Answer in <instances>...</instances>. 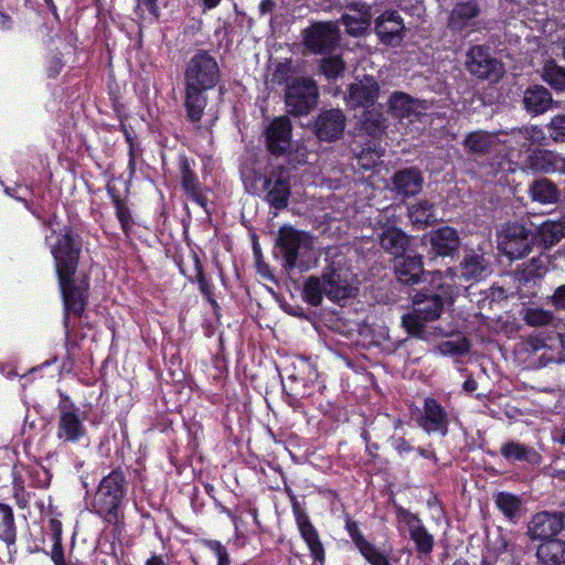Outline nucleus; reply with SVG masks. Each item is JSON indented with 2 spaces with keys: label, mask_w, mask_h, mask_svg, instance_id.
<instances>
[{
  "label": "nucleus",
  "mask_w": 565,
  "mask_h": 565,
  "mask_svg": "<svg viewBox=\"0 0 565 565\" xmlns=\"http://www.w3.org/2000/svg\"><path fill=\"white\" fill-rule=\"evenodd\" d=\"M277 247L282 256L284 267L291 270L299 266L300 257L311 249L312 241L305 232L291 226H282L278 233Z\"/></svg>",
  "instance_id": "1a4fd4ad"
},
{
  "label": "nucleus",
  "mask_w": 565,
  "mask_h": 565,
  "mask_svg": "<svg viewBox=\"0 0 565 565\" xmlns=\"http://www.w3.org/2000/svg\"><path fill=\"white\" fill-rule=\"evenodd\" d=\"M392 446L401 457L415 451V448L403 437L392 438Z\"/></svg>",
  "instance_id": "603ef678"
},
{
  "label": "nucleus",
  "mask_w": 565,
  "mask_h": 565,
  "mask_svg": "<svg viewBox=\"0 0 565 565\" xmlns=\"http://www.w3.org/2000/svg\"><path fill=\"white\" fill-rule=\"evenodd\" d=\"M523 103L529 113L539 115L551 108L553 99L547 88L541 85H534L525 90Z\"/></svg>",
  "instance_id": "c756f323"
},
{
  "label": "nucleus",
  "mask_w": 565,
  "mask_h": 565,
  "mask_svg": "<svg viewBox=\"0 0 565 565\" xmlns=\"http://www.w3.org/2000/svg\"><path fill=\"white\" fill-rule=\"evenodd\" d=\"M393 185L398 194L413 196L422 190L423 178L415 168L404 169L395 173Z\"/></svg>",
  "instance_id": "cd10ccee"
},
{
  "label": "nucleus",
  "mask_w": 565,
  "mask_h": 565,
  "mask_svg": "<svg viewBox=\"0 0 565 565\" xmlns=\"http://www.w3.org/2000/svg\"><path fill=\"white\" fill-rule=\"evenodd\" d=\"M63 67V62L60 56L54 55L51 57V60L47 63V74L51 77L56 76L60 74Z\"/></svg>",
  "instance_id": "6e6d98bb"
},
{
  "label": "nucleus",
  "mask_w": 565,
  "mask_h": 565,
  "mask_svg": "<svg viewBox=\"0 0 565 565\" xmlns=\"http://www.w3.org/2000/svg\"><path fill=\"white\" fill-rule=\"evenodd\" d=\"M396 518L399 532L406 531L408 533L419 554L429 555L434 550L435 537L425 527L419 516L407 509L398 508Z\"/></svg>",
  "instance_id": "9b49d317"
},
{
  "label": "nucleus",
  "mask_w": 565,
  "mask_h": 565,
  "mask_svg": "<svg viewBox=\"0 0 565 565\" xmlns=\"http://www.w3.org/2000/svg\"><path fill=\"white\" fill-rule=\"evenodd\" d=\"M118 218L122 227H126L129 221L128 211H126L125 209H118Z\"/></svg>",
  "instance_id": "69168bd1"
},
{
  "label": "nucleus",
  "mask_w": 565,
  "mask_h": 565,
  "mask_svg": "<svg viewBox=\"0 0 565 565\" xmlns=\"http://www.w3.org/2000/svg\"><path fill=\"white\" fill-rule=\"evenodd\" d=\"M462 387L466 392L471 393L477 390L478 384L473 379L469 377L463 382Z\"/></svg>",
  "instance_id": "e2e57ef3"
},
{
  "label": "nucleus",
  "mask_w": 565,
  "mask_h": 565,
  "mask_svg": "<svg viewBox=\"0 0 565 565\" xmlns=\"http://www.w3.org/2000/svg\"><path fill=\"white\" fill-rule=\"evenodd\" d=\"M299 367L303 372L307 371V370L309 371V374H308V380L309 381H312L316 377V370H315V367L312 366V364L309 361L301 359L299 361Z\"/></svg>",
  "instance_id": "13d9d810"
},
{
  "label": "nucleus",
  "mask_w": 565,
  "mask_h": 565,
  "mask_svg": "<svg viewBox=\"0 0 565 565\" xmlns=\"http://www.w3.org/2000/svg\"><path fill=\"white\" fill-rule=\"evenodd\" d=\"M285 102L288 111L300 116L308 114L318 102V88L310 78H299L287 87Z\"/></svg>",
  "instance_id": "9d476101"
},
{
  "label": "nucleus",
  "mask_w": 565,
  "mask_h": 565,
  "mask_svg": "<svg viewBox=\"0 0 565 565\" xmlns=\"http://www.w3.org/2000/svg\"><path fill=\"white\" fill-rule=\"evenodd\" d=\"M360 553L371 565H391L388 556L372 543Z\"/></svg>",
  "instance_id": "de8ad7c7"
},
{
  "label": "nucleus",
  "mask_w": 565,
  "mask_h": 565,
  "mask_svg": "<svg viewBox=\"0 0 565 565\" xmlns=\"http://www.w3.org/2000/svg\"><path fill=\"white\" fill-rule=\"evenodd\" d=\"M500 140L499 132L478 130L470 132L463 140V146L472 153L484 154L492 150Z\"/></svg>",
  "instance_id": "7c9ffc66"
},
{
  "label": "nucleus",
  "mask_w": 565,
  "mask_h": 565,
  "mask_svg": "<svg viewBox=\"0 0 565 565\" xmlns=\"http://www.w3.org/2000/svg\"><path fill=\"white\" fill-rule=\"evenodd\" d=\"M550 136L555 142H565V115H556L548 125Z\"/></svg>",
  "instance_id": "09e8293b"
},
{
  "label": "nucleus",
  "mask_w": 565,
  "mask_h": 565,
  "mask_svg": "<svg viewBox=\"0 0 565 565\" xmlns=\"http://www.w3.org/2000/svg\"><path fill=\"white\" fill-rule=\"evenodd\" d=\"M469 349V342L465 338H459L443 341L437 345L436 351L441 355L458 356L467 353Z\"/></svg>",
  "instance_id": "79ce46f5"
},
{
  "label": "nucleus",
  "mask_w": 565,
  "mask_h": 565,
  "mask_svg": "<svg viewBox=\"0 0 565 565\" xmlns=\"http://www.w3.org/2000/svg\"><path fill=\"white\" fill-rule=\"evenodd\" d=\"M491 274V266L483 253L476 250L466 252L457 269L448 268L443 273V278L451 286H459L467 290L459 281L477 282L486 279Z\"/></svg>",
  "instance_id": "0eeeda50"
},
{
  "label": "nucleus",
  "mask_w": 565,
  "mask_h": 565,
  "mask_svg": "<svg viewBox=\"0 0 565 565\" xmlns=\"http://www.w3.org/2000/svg\"><path fill=\"white\" fill-rule=\"evenodd\" d=\"M546 273V268L540 258H533L521 271L520 280L525 284L533 282L541 279Z\"/></svg>",
  "instance_id": "37998d69"
},
{
  "label": "nucleus",
  "mask_w": 565,
  "mask_h": 565,
  "mask_svg": "<svg viewBox=\"0 0 565 565\" xmlns=\"http://www.w3.org/2000/svg\"><path fill=\"white\" fill-rule=\"evenodd\" d=\"M554 441L565 447V426L557 431Z\"/></svg>",
  "instance_id": "338daca9"
},
{
  "label": "nucleus",
  "mask_w": 565,
  "mask_h": 565,
  "mask_svg": "<svg viewBox=\"0 0 565 565\" xmlns=\"http://www.w3.org/2000/svg\"><path fill=\"white\" fill-rule=\"evenodd\" d=\"M395 273L397 279L403 284H416L422 276H430L434 273H425L423 268L422 257L414 253H402L395 257Z\"/></svg>",
  "instance_id": "6ab92c4d"
},
{
  "label": "nucleus",
  "mask_w": 565,
  "mask_h": 565,
  "mask_svg": "<svg viewBox=\"0 0 565 565\" xmlns=\"http://www.w3.org/2000/svg\"><path fill=\"white\" fill-rule=\"evenodd\" d=\"M292 512H294L299 532H300L302 539L305 540L308 548L310 550L311 555L317 561H323L324 550L320 542L318 532L311 524L309 516L300 508L298 502L292 503Z\"/></svg>",
  "instance_id": "aec40b11"
},
{
  "label": "nucleus",
  "mask_w": 565,
  "mask_h": 565,
  "mask_svg": "<svg viewBox=\"0 0 565 565\" xmlns=\"http://www.w3.org/2000/svg\"><path fill=\"white\" fill-rule=\"evenodd\" d=\"M0 513L2 522L0 525V537L8 544H12L15 540L14 519L12 509L7 504H0Z\"/></svg>",
  "instance_id": "a19ab883"
},
{
  "label": "nucleus",
  "mask_w": 565,
  "mask_h": 565,
  "mask_svg": "<svg viewBox=\"0 0 565 565\" xmlns=\"http://www.w3.org/2000/svg\"><path fill=\"white\" fill-rule=\"evenodd\" d=\"M563 529V513L542 511L531 518L526 534L531 541H540L542 543L557 537Z\"/></svg>",
  "instance_id": "ddd939ff"
},
{
  "label": "nucleus",
  "mask_w": 565,
  "mask_h": 565,
  "mask_svg": "<svg viewBox=\"0 0 565 565\" xmlns=\"http://www.w3.org/2000/svg\"><path fill=\"white\" fill-rule=\"evenodd\" d=\"M264 188L267 190L266 200L270 207L282 210L287 206L290 195V183L287 177L278 175L275 180L266 178Z\"/></svg>",
  "instance_id": "bb28decb"
},
{
  "label": "nucleus",
  "mask_w": 565,
  "mask_h": 565,
  "mask_svg": "<svg viewBox=\"0 0 565 565\" xmlns=\"http://www.w3.org/2000/svg\"><path fill=\"white\" fill-rule=\"evenodd\" d=\"M356 291L354 274L342 266L341 260L332 262L321 277H309L303 287V296L311 306H319L326 296L341 303L353 297Z\"/></svg>",
  "instance_id": "20e7f679"
},
{
  "label": "nucleus",
  "mask_w": 565,
  "mask_h": 565,
  "mask_svg": "<svg viewBox=\"0 0 565 565\" xmlns=\"http://www.w3.org/2000/svg\"><path fill=\"white\" fill-rule=\"evenodd\" d=\"M480 8L475 1L457 3L450 12L448 26L454 32H471L478 29Z\"/></svg>",
  "instance_id": "a211bd4d"
},
{
  "label": "nucleus",
  "mask_w": 565,
  "mask_h": 565,
  "mask_svg": "<svg viewBox=\"0 0 565 565\" xmlns=\"http://www.w3.org/2000/svg\"><path fill=\"white\" fill-rule=\"evenodd\" d=\"M565 237V216L559 221H545L537 228V242L544 248H551Z\"/></svg>",
  "instance_id": "473e14b6"
},
{
  "label": "nucleus",
  "mask_w": 565,
  "mask_h": 565,
  "mask_svg": "<svg viewBox=\"0 0 565 565\" xmlns=\"http://www.w3.org/2000/svg\"><path fill=\"white\" fill-rule=\"evenodd\" d=\"M180 171L184 191L196 204L204 206V198L198 192L199 182L188 159L181 160Z\"/></svg>",
  "instance_id": "c9c22d12"
},
{
  "label": "nucleus",
  "mask_w": 565,
  "mask_h": 565,
  "mask_svg": "<svg viewBox=\"0 0 565 565\" xmlns=\"http://www.w3.org/2000/svg\"><path fill=\"white\" fill-rule=\"evenodd\" d=\"M529 191L533 201L543 204L555 203L558 199L556 186L547 179L534 181Z\"/></svg>",
  "instance_id": "e433bc0d"
},
{
  "label": "nucleus",
  "mask_w": 565,
  "mask_h": 565,
  "mask_svg": "<svg viewBox=\"0 0 565 565\" xmlns=\"http://www.w3.org/2000/svg\"><path fill=\"white\" fill-rule=\"evenodd\" d=\"M268 150L274 154H282L291 146V122L288 117L275 118L266 128Z\"/></svg>",
  "instance_id": "dca6fc26"
},
{
  "label": "nucleus",
  "mask_w": 565,
  "mask_h": 565,
  "mask_svg": "<svg viewBox=\"0 0 565 565\" xmlns=\"http://www.w3.org/2000/svg\"><path fill=\"white\" fill-rule=\"evenodd\" d=\"M408 216L412 223L422 228L437 220L435 206L428 201H422L408 207Z\"/></svg>",
  "instance_id": "f704fd0d"
},
{
  "label": "nucleus",
  "mask_w": 565,
  "mask_h": 565,
  "mask_svg": "<svg viewBox=\"0 0 565 565\" xmlns=\"http://www.w3.org/2000/svg\"><path fill=\"white\" fill-rule=\"evenodd\" d=\"M220 79L217 62L205 51H199L188 62L184 71V106L188 118L199 122L207 105L206 92Z\"/></svg>",
  "instance_id": "7ed1b4c3"
},
{
  "label": "nucleus",
  "mask_w": 565,
  "mask_h": 565,
  "mask_svg": "<svg viewBox=\"0 0 565 565\" xmlns=\"http://www.w3.org/2000/svg\"><path fill=\"white\" fill-rule=\"evenodd\" d=\"M126 493L127 480L125 473L119 469L110 471L99 481L92 504L94 512L106 522L116 523Z\"/></svg>",
  "instance_id": "39448f33"
},
{
  "label": "nucleus",
  "mask_w": 565,
  "mask_h": 565,
  "mask_svg": "<svg viewBox=\"0 0 565 565\" xmlns=\"http://www.w3.org/2000/svg\"><path fill=\"white\" fill-rule=\"evenodd\" d=\"M521 131V128L512 129L511 131H499L500 140L499 142L507 145L510 149H516L522 151L523 149L529 148V142L523 138L518 136V132Z\"/></svg>",
  "instance_id": "c03bdc74"
},
{
  "label": "nucleus",
  "mask_w": 565,
  "mask_h": 565,
  "mask_svg": "<svg viewBox=\"0 0 565 565\" xmlns=\"http://www.w3.org/2000/svg\"><path fill=\"white\" fill-rule=\"evenodd\" d=\"M430 245L436 255L451 256L459 248V235L450 226L439 227L430 234Z\"/></svg>",
  "instance_id": "393cba45"
},
{
  "label": "nucleus",
  "mask_w": 565,
  "mask_h": 565,
  "mask_svg": "<svg viewBox=\"0 0 565 565\" xmlns=\"http://www.w3.org/2000/svg\"><path fill=\"white\" fill-rule=\"evenodd\" d=\"M216 558L217 565H230V557L226 550L223 553L218 554Z\"/></svg>",
  "instance_id": "774afa93"
},
{
  "label": "nucleus",
  "mask_w": 565,
  "mask_h": 565,
  "mask_svg": "<svg viewBox=\"0 0 565 565\" xmlns=\"http://www.w3.org/2000/svg\"><path fill=\"white\" fill-rule=\"evenodd\" d=\"M534 236L520 223H507L498 231V248L510 260L524 257L531 252Z\"/></svg>",
  "instance_id": "6e6552de"
},
{
  "label": "nucleus",
  "mask_w": 565,
  "mask_h": 565,
  "mask_svg": "<svg viewBox=\"0 0 565 565\" xmlns=\"http://www.w3.org/2000/svg\"><path fill=\"white\" fill-rule=\"evenodd\" d=\"M430 292H419L413 299V310L402 317V324L408 334L418 339H427L426 322L437 319L444 306L452 302L461 292L459 286H451L443 278V273L436 270L430 278Z\"/></svg>",
  "instance_id": "f03ea898"
},
{
  "label": "nucleus",
  "mask_w": 565,
  "mask_h": 565,
  "mask_svg": "<svg viewBox=\"0 0 565 565\" xmlns=\"http://www.w3.org/2000/svg\"><path fill=\"white\" fill-rule=\"evenodd\" d=\"M345 529L359 552H362L371 544L361 533L356 522L347 521Z\"/></svg>",
  "instance_id": "8fccbe9b"
},
{
  "label": "nucleus",
  "mask_w": 565,
  "mask_h": 565,
  "mask_svg": "<svg viewBox=\"0 0 565 565\" xmlns=\"http://www.w3.org/2000/svg\"><path fill=\"white\" fill-rule=\"evenodd\" d=\"M344 70V63L339 56L324 58L321 63V71L328 78H337Z\"/></svg>",
  "instance_id": "a18cd8bd"
},
{
  "label": "nucleus",
  "mask_w": 565,
  "mask_h": 565,
  "mask_svg": "<svg viewBox=\"0 0 565 565\" xmlns=\"http://www.w3.org/2000/svg\"><path fill=\"white\" fill-rule=\"evenodd\" d=\"M561 156L550 150H536L529 156L527 168L542 173L558 171Z\"/></svg>",
  "instance_id": "2f4dec72"
},
{
  "label": "nucleus",
  "mask_w": 565,
  "mask_h": 565,
  "mask_svg": "<svg viewBox=\"0 0 565 565\" xmlns=\"http://www.w3.org/2000/svg\"><path fill=\"white\" fill-rule=\"evenodd\" d=\"M518 136L529 142V148L533 145H541L545 140L544 130L537 126L522 127Z\"/></svg>",
  "instance_id": "49530a36"
},
{
  "label": "nucleus",
  "mask_w": 565,
  "mask_h": 565,
  "mask_svg": "<svg viewBox=\"0 0 565 565\" xmlns=\"http://www.w3.org/2000/svg\"><path fill=\"white\" fill-rule=\"evenodd\" d=\"M409 243L408 236L401 230L394 226H388L380 235L381 246L397 257L406 250Z\"/></svg>",
  "instance_id": "72a5a7b5"
},
{
  "label": "nucleus",
  "mask_w": 565,
  "mask_h": 565,
  "mask_svg": "<svg viewBox=\"0 0 565 565\" xmlns=\"http://www.w3.org/2000/svg\"><path fill=\"white\" fill-rule=\"evenodd\" d=\"M551 301L555 308L565 310V285L555 289L551 297Z\"/></svg>",
  "instance_id": "864d4df0"
},
{
  "label": "nucleus",
  "mask_w": 565,
  "mask_h": 565,
  "mask_svg": "<svg viewBox=\"0 0 565 565\" xmlns=\"http://www.w3.org/2000/svg\"><path fill=\"white\" fill-rule=\"evenodd\" d=\"M523 320L531 327H546L554 321V315L550 310L539 307H530L524 309Z\"/></svg>",
  "instance_id": "ea45409f"
},
{
  "label": "nucleus",
  "mask_w": 565,
  "mask_h": 565,
  "mask_svg": "<svg viewBox=\"0 0 565 565\" xmlns=\"http://www.w3.org/2000/svg\"><path fill=\"white\" fill-rule=\"evenodd\" d=\"M495 505L509 520H515L520 515L521 500L509 492H499L494 499Z\"/></svg>",
  "instance_id": "58836bf2"
},
{
  "label": "nucleus",
  "mask_w": 565,
  "mask_h": 565,
  "mask_svg": "<svg viewBox=\"0 0 565 565\" xmlns=\"http://www.w3.org/2000/svg\"><path fill=\"white\" fill-rule=\"evenodd\" d=\"M500 454L510 462L521 461L533 467L542 462V456L533 447L514 440L503 444Z\"/></svg>",
  "instance_id": "a878e982"
},
{
  "label": "nucleus",
  "mask_w": 565,
  "mask_h": 565,
  "mask_svg": "<svg viewBox=\"0 0 565 565\" xmlns=\"http://www.w3.org/2000/svg\"><path fill=\"white\" fill-rule=\"evenodd\" d=\"M415 451H416L419 456H422V457H424V458L430 459V460H433V461H435V462L437 461L436 454H435L433 450H430V449H426V448H420V447H418V448H415Z\"/></svg>",
  "instance_id": "052dcab7"
},
{
  "label": "nucleus",
  "mask_w": 565,
  "mask_h": 565,
  "mask_svg": "<svg viewBox=\"0 0 565 565\" xmlns=\"http://www.w3.org/2000/svg\"><path fill=\"white\" fill-rule=\"evenodd\" d=\"M388 110L393 117L401 121L413 122L423 114L424 107L419 100L412 98L409 95L395 92L388 99Z\"/></svg>",
  "instance_id": "412c9836"
},
{
  "label": "nucleus",
  "mask_w": 565,
  "mask_h": 565,
  "mask_svg": "<svg viewBox=\"0 0 565 565\" xmlns=\"http://www.w3.org/2000/svg\"><path fill=\"white\" fill-rule=\"evenodd\" d=\"M138 4L136 8V11L138 12L140 9V4H143L149 13L154 18L158 19L160 14V10L158 7V0H137Z\"/></svg>",
  "instance_id": "5fc2aeb1"
},
{
  "label": "nucleus",
  "mask_w": 565,
  "mask_h": 565,
  "mask_svg": "<svg viewBox=\"0 0 565 565\" xmlns=\"http://www.w3.org/2000/svg\"><path fill=\"white\" fill-rule=\"evenodd\" d=\"M542 79L554 90H565V67L559 66L554 61H546L541 74Z\"/></svg>",
  "instance_id": "4c0bfd02"
},
{
  "label": "nucleus",
  "mask_w": 565,
  "mask_h": 565,
  "mask_svg": "<svg viewBox=\"0 0 565 565\" xmlns=\"http://www.w3.org/2000/svg\"><path fill=\"white\" fill-rule=\"evenodd\" d=\"M203 545L207 547L210 551L214 553L215 556L223 553L226 548L225 546L216 540H204Z\"/></svg>",
  "instance_id": "4d7b16f0"
},
{
  "label": "nucleus",
  "mask_w": 565,
  "mask_h": 565,
  "mask_svg": "<svg viewBox=\"0 0 565 565\" xmlns=\"http://www.w3.org/2000/svg\"><path fill=\"white\" fill-rule=\"evenodd\" d=\"M379 84L371 77L365 76L350 85L349 103L353 106H372L379 97Z\"/></svg>",
  "instance_id": "b1692460"
},
{
  "label": "nucleus",
  "mask_w": 565,
  "mask_h": 565,
  "mask_svg": "<svg viewBox=\"0 0 565 565\" xmlns=\"http://www.w3.org/2000/svg\"><path fill=\"white\" fill-rule=\"evenodd\" d=\"M12 26L11 18L0 11V30H10Z\"/></svg>",
  "instance_id": "680f3d73"
},
{
  "label": "nucleus",
  "mask_w": 565,
  "mask_h": 565,
  "mask_svg": "<svg viewBox=\"0 0 565 565\" xmlns=\"http://www.w3.org/2000/svg\"><path fill=\"white\" fill-rule=\"evenodd\" d=\"M371 8L364 2H353L347 13L341 18L342 24L349 34L362 35L371 25Z\"/></svg>",
  "instance_id": "4be33fe9"
},
{
  "label": "nucleus",
  "mask_w": 565,
  "mask_h": 565,
  "mask_svg": "<svg viewBox=\"0 0 565 565\" xmlns=\"http://www.w3.org/2000/svg\"><path fill=\"white\" fill-rule=\"evenodd\" d=\"M51 233L45 236L54 258L55 270L64 303V328L66 358L61 365V372H71L73 367V354L76 344L70 341V319L81 317L88 299V280L74 277L79 259L81 246L75 241L73 232L67 228L56 230L50 224Z\"/></svg>",
  "instance_id": "f257e3e1"
},
{
  "label": "nucleus",
  "mask_w": 565,
  "mask_h": 565,
  "mask_svg": "<svg viewBox=\"0 0 565 565\" xmlns=\"http://www.w3.org/2000/svg\"><path fill=\"white\" fill-rule=\"evenodd\" d=\"M146 565H167L163 557L161 555H152L147 562Z\"/></svg>",
  "instance_id": "0e129e2a"
},
{
  "label": "nucleus",
  "mask_w": 565,
  "mask_h": 565,
  "mask_svg": "<svg viewBox=\"0 0 565 565\" xmlns=\"http://www.w3.org/2000/svg\"><path fill=\"white\" fill-rule=\"evenodd\" d=\"M404 30L403 19L396 11H385L375 21L376 34L387 45H399L403 41Z\"/></svg>",
  "instance_id": "f3484780"
},
{
  "label": "nucleus",
  "mask_w": 565,
  "mask_h": 565,
  "mask_svg": "<svg viewBox=\"0 0 565 565\" xmlns=\"http://www.w3.org/2000/svg\"><path fill=\"white\" fill-rule=\"evenodd\" d=\"M540 565L565 564V541L558 537L540 543L536 548Z\"/></svg>",
  "instance_id": "c85d7f7f"
},
{
  "label": "nucleus",
  "mask_w": 565,
  "mask_h": 565,
  "mask_svg": "<svg viewBox=\"0 0 565 565\" xmlns=\"http://www.w3.org/2000/svg\"><path fill=\"white\" fill-rule=\"evenodd\" d=\"M417 424L427 434L437 433L446 436L448 433V414L435 398L427 397Z\"/></svg>",
  "instance_id": "2eb2a0df"
},
{
  "label": "nucleus",
  "mask_w": 565,
  "mask_h": 565,
  "mask_svg": "<svg viewBox=\"0 0 565 565\" xmlns=\"http://www.w3.org/2000/svg\"><path fill=\"white\" fill-rule=\"evenodd\" d=\"M364 126L365 129L369 130L374 136L383 132L385 129V125L382 114L373 115L371 111H367L365 114Z\"/></svg>",
  "instance_id": "3c124183"
},
{
  "label": "nucleus",
  "mask_w": 565,
  "mask_h": 565,
  "mask_svg": "<svg viewBox=\"0 0 565 565\" xmlns=\"http://www.w3.org/2000/svg\"><path fill=\"white\" fill-rule=\"evenodd\" d=\"M345 127V117L339 109H330L320 114L316 121V135L319 139L331 141L338 139Z\"/></svg>",
  "instance_id": "5701e85b"
},
{
  "label": "nucleus",
  "mask_w": 565,
  "mask_h": 565,
  "mask_svg": "<svg viewBox=\"0 0 565 565\" xmlns=\"http://www.w3.org/2000/svg\"><path fill=\"white\" fill-rule=\"evenodd\" d=\"M274 7H275L274 0H262V2L259 4V12L263 15L267 14L273 11Z\"/></svg>",
  "instance_id": "bf43d9fd"
},
{
  "label": "nucleus",
  "mask_w": 565,
  "mask_h": 565,
  "mask_svg": "<svg viewBox=\"0 0 565 565\" xmlns=\"http://www.w3.org/2000/svg\"><path fill=\"white\" fill-rule=\"evenodd\" d=\"M466 66L472 75L491 82H497L504 73L502 63L491 55L489 47L482 45L470 47Z\"/></svg>",
  "instance_id": "f8f14e48"
},
{
  "label": "nucleus",
  "mask_w": 565,
  "mask_h": 565,
  "mask_svg": "<svg viewBox=\"0 0 565 565\" xmlns=\"http://www.w3.org/2000/svg\"><path fill=\"white\" fill-rule=\"evenodd\" d=\"M88 413L60 392L56 438L63 444H78L87 438L85 422Z\"/></svg>",
  "instance_id": "423d86ee"
},
{
  "label": "nucleus",
  "mask_w": 565,
  "mask_h": 565,
  "mask_svg": "<svg viewBox=\"0 0 565 565\" xmlns=\"http://www.w3.org/2000/svg\"><path fill=\"white\" fill-rule=\"evenodd\" d=\"M306 47L316 54L331 52L339 42V30L333 22H319L303 31Z\"/></svg>",
  "instance_id": "4468645a"
}]
</instances>
